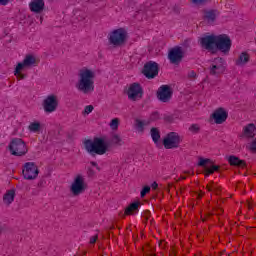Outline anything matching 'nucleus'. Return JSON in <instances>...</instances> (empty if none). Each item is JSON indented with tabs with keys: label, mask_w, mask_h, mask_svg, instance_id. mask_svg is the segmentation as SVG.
I'll return each instance as SVG.
<instances>
[{
	"label": "nucleus",
	"mask_w": 256,
	"mask_h": 256,
	"mask_svg": "<svg viewBox=\"0 0 256 256\" xmlns=\"http://www.w3.org/2000/svg\"><path fill=\"white\" fill-rule=\"evenodd\" d=\"M123 139L118 134H113L111 139L107 138V136L102 137H94L93 140L86 139L83 142L84 148L86 149L89 155L95 157V155H105L107 151H109L111 145H124Z\"/></svg>",
	"instance_id": "obj_1"
},
{
	"label": "nucleus",
	"mask_w": 256,
	"mask_h": 256,
	"mask_svg": "<svg viewBox=\"0 0 256 256\" xmlns=\"http://www.w3.org/2000/svg\"><path fill=\"white\" fill-rule=\"evenodd\" d=\"M79 81L76 84L78 91H81L84 94L91 93L95 91V73L89 69L80 70Z\"/></svg>",
	"instance_id": "obj_2"
},
{
	"label": "nucleus",
	"mask_w": 256,
	"mask_h": 256,
	"mask_svg": "<svg viewBox=\"0 0 256 256\" xmlns=\"http://www.w3.org/2000/svg\"><path fill=\"white\" fill-rule=\"evenodd\" d=\"M8 149L14 157H23V155H27L29 149L27 148V144L21 138H13L10 141Z\"/></svg>",
	"instance_id": "obj_3"
},
{
	"label": "nucleus",
	"mask_w": 256,
	"mask_h": 256,
	"mask_svg": "<svg viewBox=\"0 0 256 256\" xmlns=\"http://www.w3.org/2000/svg\"><path fill=\"white\" fill-rule=\"evenodd\" d=\"M127 41V31L123 28H118L110 33L109 43L114 47H119Z\"/></svg>",
	"instance_id": "obj_4"
},
{
	"label": "nucleus",
	"mask_w": 256,
	"mask_h": 256,
	"mask_svg": "<svg viewBox=\"0 0 256 256\" xmlns=\"http://www.w3.org/2000/svg\"><path fill=\"white\" fill-rule=\"evenodd\" d=\"M231 38L227 34H220L216 36V48L218 51H221L224 54L231 51Z\"/></svg>",
	"instance_id": "obj_5"
},
{
	"label": "nucleus",
	"mask_w": 256,
	"mask_h": 256,
	"mask_svg": "<svg viewBox=\"0 0 256 256\" xmlns=\"http://www.w3.org/2000/svg\"><path fill=\"white\" fill-rule=\"evenodd\" d=\"M162 144L166 149H177L181 145V136L177 132H169Z\"/></svg>",
	"instance_id": "obj_6"
},
{
	"label": "nucleus",
	"mask_w": 256,
	"mask_h": 256,
	"mask_svg": "<svg viewBox=\"0 0 256 256\" xmlns=\"http://www.w3.org/2000/svg\"><path fill=\"white\" fill-rule=\"evenodd\" d=\"M24 179L28 181H32L33 179H37L39 176V168L35 162H26L24 164V169L22 171Z\"/></svg>",
	"instance_id": "obj_7"
},
{
	"label": "nucleus",
	"mask_w": 256,
	"mask_h": 256,
	"mask_svg": "<svg viewBox=\"0 0 256 256\" xmlns=\"http://www.w3.org/2000/svg\"><path fill=\"white\" fill-rule=\"evenodd\" d=\"M86 189L87 184L85 183V178H83L81 175H77L70 187L71 193L74 195V197H77V195L85 193Z\"/></svg>",
	"instance_id": "obj_8"
},
{
	"label": "nucleus",
	"mask_w": 256,
	"mask_h": 256,
	"mask_svg": "<svg viewBox=\"0 0 256 256\" xmlns=\"http://www.w3.org/2000/svg\"><path fill=\"white\" fill-rule=\"evenodd\" d=\"M183 57H185V51L181 46H175L168 52V59L172 65H179L183 61Z\"/></svg>",
	"instance_id": "obj_9"
},
{
	"label": "nucleus",
	"mask_w": 256,
	"mask_h": 256,
	"mask_svg": "<svg viewBox=\"0 0 256 256\" xmlns=\"http://www.w3.org/2000/svg\"><path fill=\"white\" fill-rule=\"evenodd\" d=\"M146 79H155L159 75V64L155 61L147 62L142 70Z\"/></svg>",
	"instance_id": "obj_10"
},
{
	"label": "nucleus",
	"mask_w": 256,
	"mask_h": 256,
	"mask_svg": "<svg viewBox=\"0 0 256 256\" xmlns=\"http://www.w3.org/2000/svg\"><path fill=\"white\" fill-rule=\"evenodd\" d=\"M130 101H137L143 97V87L139 83H132L127 91Z\"/></svg>",
	"instance_id": "obj_11"
},
{
	"label": "nucleus",
	"mask_w": 256,
	"mask_h": 256,
	"mask_svg": "<svg viewBox=\"0 0 256 256\" xmlns=\"http://www.w3.org/2000/svg\"><path fill=\"white\" fill-rule=\"evenodd\" d=\"M43 107L45 113H53L57 111V107H59V100H57V96L49 95L43 102Z\"/></svg>",
	"instance_id": "obj_12"
},
{
	"label": "nucleus",
	"mask_w": 256,
	"mask_h": 256,
	"mask_svg": "<svg viewBox=\"0 0 256 256\" xmlns=\"http://www.w3.org/2000/svg\"><path fill=\"white\" fill-rule=\"evenodd\" d=\"M208 163L213 164V161L209 158H199L198 167H204L205 177H209V175H213L215 171H219V169H221V167L217 165H211L209 167L207 166Z\"/></svg>",
	"instance_id": "obj_13"
},
{
	"label": "nucleus",
	"mask_w": 256,
	"mask_h": 256,
	"mask_svg": "<svg viewBox=\"0 0 256 256\" xmlns=\"http://www.w3.org/2000/svg\"><path fill=\"white\" fill-rule=\"evenodd\" d=\"M157 97L162 103H169L171 97H173V91H171V86L162 85L157 92Z\"/></svg>",
	"instance_id": "obj_14"
},
{
	"label": "nucleus",
	"mask_w": 256,
	"mask_h": 256,
	"mask_svg": "<svg viewBox=\"0 0 256 256\" xmlns=\"http://www.w3.org/2000/svg\"><path fill=\"white\" fill-rule=\"evenodd\" d=\"M217 43V35H208L200 39V44L207 51H214Z\"/></svg>",
	"instance_id": "obj_15"
},
{
	"label": "nucleus",
	"mask_w": 256,
	"mask_h": 256,
	"mask_svg": "<svg viewBox=\"0 0 256 256\" xmlns=\"http://www.w3.org/2000/svg\"><path fill=\"white\" fill-rule=\"evenodd\" d=\"M211 117L212 119H214V123H216V125H222V123H225L227 121L229 113L227 112V110H224V108L220 107L214 111Z\"/></svg>",
	"instance_id": "obj_16"
},
{
	"label": "nucleus",
	"mask_w": 256,
	"mask_h": 256,
	"mask_svg": "<svg viewBox=\"0 0 256 256\" xmlns=\"http://www.w3.org/2000/svg\"><path fill=\"white\" fill-rule=\"evenodd\" d=\"M256 133V126L253 123H249L243 127L240 139H254Z\"/></svg>",
	"instance_id": "obj_17"
},
{
	"label": "nucleus",
	"mask_w": 256,
	"mask_h": 256,
	"mask_svg": "<svg viewBox=\"0 0 256 256\" xmlns=\"http://www.w3.org/2000/svg\"><path fill=\"white\" fill-rule=\"evenodd\" d=\"M217 15H219V11L215 9L202 10V19H204V21H207V23H215Z\"/></svg>",
	"instance_id": "obj_18"
},
{
	"label": "nucleus",
	"mask_w": 256,
	"mask_h": 256,
	"mask_svg": "<svg viewBox=\"0 0 256 256\" xmlns=\"http://www.w3.org/2000/svg\"><path fill=\"white\" fill-rule=\"evenodd\" d=\"M37 59L33 55H26L24 60L17 64L18 71L24 67H36Z\"/></svg>",
	"instance_id": "obj_19"
},
{
	"label": "nucleus",
	"mask_w": 256,
	"mask_h": 256,
	"mask_svg": "<svg viewBox=\"0 0 256 256\" xmlns=\"http://www.w3.org/2000/svg\"><path fill=\"white\" fill-rule=\"evenodd\" d=\"M29 8L32 13H43V11L45 10V1L32 0L29 4Z\"/></svg>",
	"instance_id": "obj_20"
},
{
	"label": "nucleus",
	"mask_w": 256,
	"mask_h": 256,
	"mask_svg": "<svg viewBox=\"0 0 256 256\" xmlns=\"http://www.w3.org/2000/svg\"><path fill=\"white\" fill-rule=\"evenodd\" d=\"M226 161H228L231 167H247V162H245V160H241L239 157L235 155L226 156Z\"/></svg>",
	"instance_id": "obj_21"
},
{
	"label": "nucleus",
	"mask_w": 256,
	"mask_h": 256,
	"mask_svg": "<svg viewBox=\"0 0 256 256\" xmlns=\"http://www.w3.org/2000/svg\"><path fill=\"white\" fill-rule=\"evenodd\" d=\"M225 69V66H217L215 64H211L209 67V73L214 77H219V75H223V73H225Z\"/></svg>",
	"instance_id": "obj_22"
},
{
	"label": "nucleus",
	"mask_w": 256,
	"mask_h": 256,
	"mask_svg": "<svg viewBox=\"0 0 256 256\" xmlns=\"http://www.w3.org/2000/svg\"><path fill=\"white\" fill-rule=\"evenodd\" d=\"M141 206V202L136 201L131 203L126 209H125V215H133L135 211H139V207Z\"/></svg>",
	"instance_id": "obj_23"
},
{
	"label": "nucleus",
	"mask_w": 256,
	"mask_h": 256,
	"mask_svg": "<svg viewBox=\"0 0 256 256\" xmlns=\"http://www.w3.org/2000/svg\"><path fill=\"white\" fill-rule=\"evenodd\" d=\"M249 59H251L249 53L242 52L236 61V65H247V63H249Z\"/></svg>",
	"instance_id": "obj_24"
},
{
	"label": "nucleus",
	"mask_w": 256,
	"mask_h": 256,
	"mask_svg": "<svg viewBox=\"0 0 256 256\" xmlns=\"http://www.w3.org/2000/svg\"><path fill=\"white\" fill-rule=\"evenodd\" d=\"M3 201L4 203H6V205H11L14 201H15V191L9 190L3 197Z\"/></svg>",
	"instance_id": "obj_25"
},
{
	"label": "nucleus",
	"mask_w": 256,
	"mask_h": 256,
	"mask_svg": "<svg viewBox=\"0 0 256 256\" xmlns=\"http://www.w3.org/2000/svg\"><path fill=\"white\" fill-rule=\"evenodd\" d=\"M150 135L154 143H159V140L161 139V132L156 127L151 128Z\"/></svg>",
	"instance_id": "obj_26"
},
{
	"label": "nucleus",
	"mask_w": 256,
	"mask_h": 256,
	"mask_svg": "<svg viewBox=\"0 0 256 256\" xmlns=\"http://www.w3.org/2000/svg\"><path fill=\"white\" fill-rule=\"evenodd\" d=\"M30 133H39L41 131V122H32L28 126Z\"/></svg>",
	"instance_id": "obj_27"
},
{
	"label": "nucleus",
	"mask_w": 256,
	"mask_h": 256,
	"mask_svg": "<svg viewBox=\"0 0 256 256\" xmlns=\"http://www.w3.org/2000/svg\"><path fill=\"white\" fill-rule=\"evenodd\" d=\"M212 65H216V67H225V59L221 57L214 58Z\"/></svg>",
	"instance_id": "obj_28"
},
{
	"label": "nucleus",
	"mask_w": 256,
	"mask_h": 256,
	"mask_svg": "<svg viewBox=\"0 0 256 256\" xmlns=\"http://www.w3.org/2000/svg\"><path fill=\"white\" fill-rule=\"evenodd\" d=\"M23 69L18 70L17 66L14 70V75L17 77V79H27V74L21 73Z\"/></svg>",
	"instance_id": "obj_29"
},
{
	"label": "nucleus",
	"mask_w": 256,
	"mask_h": 256,
	"mask_svg": "<svg viewBox=\"0 0 256 256\" xmlns=\"http://www.w3.org/2000/svg\"><path fill=\"white\" fill-rule=\"evenodd\" d=\"M110 127L112 131H116V129H119V120L118 118H114L110 122Z\"/></svg>",
	"instance_id": "obj_30"
},
{
	"label": "nucleus",
	"mask_w": 256,
	"mask_h": 256,
	"mask_svg": "<svg viewBox=\"0 0 256 256\" xmlns=\"http://www.w3.org/2000/svg\"><path fill=\"white\" fill-rule=\"evenodd\" d=\"M189 131H191V133H199V131H201V127L199 126V124H192L189 127Z\"/></svg>",
	"instance_id": "obj_31"
},
{
	"label": "nucleus",
	"mask_w": 256,
	"mask_h": 256,
	"mask_svg": "<svg viewBox=\"0 0 256 256\" xmlns=\"http://www.w3.org/2000/svg\"><path fill=\"white\" fill-rule=\"evenodd\" d=\"M151 191V186H144L140 192V197L143 199L147 193H150Z\"/></svg>",
	"instance_id": "obj_32"
},
{
	"label": "nucleus",
	"mask_w": 256,
	"mask_h": 256,
	"mask_svg": "<svg viewBox=\"0 0 256 256\" xmlns=\"http://www.w3.org/2000/svg\"><path fill=\"white\" fill-rule=\"evenodd\" d=\"M193 5H207L209 0H191Z\"/></svg>",
	"instance_id": "obj_33"
},
{
	"label": "nucleus",
	"mask_w": 256,
	"mask_h": 256,
	"mask_svg": "<svg viewBox=\"0 0 256 256\" xmlns=\"http://www.w3.org/2000/svg\"><path fill=\"white\" fill-rule=\"evenodd\" d=\"M136 125H137L138 129H140V131H143V129H144V127H145V122H143V121L137 119V120H136Z\"/></svg>",
	"instance_id": "obj_34"
},
{
	"label": "nucleus",
	"mask_w": 256,
	"mask_h": 256,
	"mask_svg": "<svg viewBox=\"0 0 256 256\" xmlns=\"http://www.w3.org/2000/svg\"><path fill=\"white\" fill-rule=\"evenodd\" d=\"M151 215V211L149 210H145L141 216L145 218V223H147V221L149 220V216Z\"/></svg>",
	"instance_id": "obj_35"
},
{
	"label": "nucleus",
	"mask_w": 256,
	"mask_h": 256,
	"mask_svg": "<svg viewBox=\"0 0 256 256\" xmlns=\"http://www.w3.org/2000/svg\"><path fill=\"white\" fill-rule=\"evenodd\" d=\"M93 109V105H88L85 107L84 113H86V115H89V113H93Z\"/></svg>",
	"instance_id": "obj_36"
},
{
	"label": "nucleus",
	"mask_w": 256,
	"mask_h": 256,
	"mask_svg": "<svg viewBox=\"0 0 256 256\" xmlns=\"http://www.w3.org/2000/svg\"><path fill=\"white\" fill-rule=\"evenodd\" d=\"M173 120H174L173 116H169V115L164 116V121L166 123H173Z\"/></svg>",
	"instance_id": "obj_37"
},
{
	"label": "nucleus",
	"mask_w": 256,
	"mask_h": 256,
	"mask_svg": "<svg viewBox=\"0 0 256 256\" xmlns=\"http://www.w3.org/2000/svg\"><path fill=\"white\" fill-rule=\"evenodd\" d=\"M250 151H253L256 153V138L252 141L250 145Z\"/></svg>",
	"instance_id": "obj_38"
},
{
	"label": "nucleus",
	"mask_w": 256,
	"mask_h": 256,
	"mask_svg": "<svg viewBox=\"0 0 256 256\" xmlns=\"http://www.w3.org/2000/svg\"><path fill=\"white\" fill-rule=\"evenodd\" d=\"M98 238H99V236L97 234L90 237V244L93 245V244L97 243Z\"/></svg>",
	"instance_id": "obj_39"
},
{
	"label": "nucleus",
	"mask_w": 256,
	"mask_h": 256,
	"mask_svg": "<svg viewBox=\"0 0 256 256\" xmlns=\"http://www.w3.org/2000/svg\"><path fill=\"white\" fill-rule=\"evenodd\" d=\"M167 3V0H156L154 5H157V7H161V5H165Z\"/></svg>",
	"instance_id": "obj_40"
},
{
	"label": "nucleus",
	"mask_w": 256,
	"mask_h": 256,
	"mask_svg": "<svg viewBox=\"0 0 256 256\" xmlns=\"http://www.w3.org/2000/svg\"><path fill=\"white\" fill-rule=\"evenodd\" d=\"M157 119H159V112L152 113L151 120L152 121H157Z\"/></svg>",
	"instance_id": "obj_41"
},
{
	"label": "nucleus",
	"mask_w": 256,
	"mask_h": 256,
	"mask_svg": "<svg viewBox=\"0 0 256 256\" xmlns=\"http://www.w3.org/2000/svg\"><path fill=\"white\" fill-rule=\"evenodd\" d=\"M188 77L189 79H195V77H197V73H195V71L192 70L188 73Z\"/></svg>",
	"instance_id": "obj_42"
},
{
	"label": "nucleus",
	"mask_w": 256,
	"mask_h": 256,
	"mask_svg": "<svg viewBox=\"0 0 256 256\" xmlns=\"http://www.w3.org/2000/svg\"><path fill=\"white\" fill-rule=\"evenodd\" d=\"M87 175L88 177H93V175H95V170H93V168H88Z\"/></svg>",
	"instance_id": "obj_43"
},
{
	"label": "nucleus",
	"mask_w": 256,
	"mask_h": 256,
	"mask_svg": "<svg viewBox=\"0 0 256 256\" xmlns=\"http://www.w3.org/2000/svg\"><path fill=\"white\" fill-rule=\"evenodd\" d=\"M190 43H191V40H185V41L182 43V47H184V49H188Z\"/></svg>",
	"instance_id": "obj_44"
},
{
	"label": "nucleus",
	"mask_w": 256,
	"mask_h": 256,
	"mask_svg": "<svg viewBox=\"0 0 256 256\" xmlns=\"http://www.w3.org/2000/svg\"><path fill=\"white\" fill-rule=\"evenodd\" d=\"M11 0H0V5L5 6L8 5Z\"/></svg>",
	"instance_id": "obj_45"
},
{
	"label": "nucleus",
	"mask_w": 256,
	"mask_h": 256,
	"mask_svg": "<svg viewBox=\"0 0 256 256\" xmlns=\"http://www.w3.org/2000/svg\"><path fill=\"white\" fill-rule=\"evenodd\" d=\"M90 164H91V166L92 167H96V169L99 171L100 170V168H99V166H97V162H90Z\"/></svg>",
	"instance_id": "obj_46"
},
{
	"label": "nucleus",
	"mask_w": 256,
	"mask_h": 256,
	"mask_svg": "<svg viewBox=\"0 0 256 256\" xmlns=\"http://www.w3.org/2000/svg\"><path fill=\"white\" fill-rule=\"evenodd\" d=\"M214 183H215V182L211 181V182H210V185H207L208 191H213V189H211V187H213V184H214Z\"/></svg>",
	"instance_id": "obj_47"
},
{
	"label": "nucleus",
	"mask_w": 256,
	"mask_h": 256,
	"mask_svg": "<svg viewBox=\"0 0 256 256\" xmlns=\"http://www.w3.org/2000/svg\"><path fill=\"white\" fill-rule=\"evenodd\" d=\"M151 187L152 189H157V187H159V184H157V182H153Z\"/></svg>",
	"instance_id": "obj_48"
},
{
	"label": "nucleus",
	"mask_w": 256,
	"mask_h": 256,
	"mask_svg": "<svg viewBox=\"0 0 256 256\" xmlns=\"http://www.w3.org/2000/svg\"><path fill=\"white\" fill-rule=\"evenodd\" d=\"M146 247H148V251H151V252L155 251L153 247H151V244L149 243L146 244Z\"/></svg>",
	"instance_id": "obj_49"
},
{
	"label": "nucleus",
	"mask_w": 256,
	"mask_h": 256,
	"mask_svg": "<svg viewBox=\"0 0 256 256\" xmlns=\"http://www.w3.org/2000/svg\"><path fill=\"white\" fill-rule=\"evenodd\" d=\"M153 4H146V11H149V7H152Z\"/></svg>",
	"instance_id": "obj_50"
},
{
	"label": "nucleus",
	"mask_w": 256,
	"mask_h": 256,
	"mask_svg": "<svg viewBox=\"0 0 256 256\" xmlns=\"http://www.w3.org/2000/svg\"><path fill=\"white\" fill-rule=\"evenodd\" d=\"M5 229V227H3L2 225H0V235L3 233V230Z\"/></svg>",
	"instance_id": "obj_51"
},
{
	"label": "nucleus",
	"mask_w": 256,
	"mask_h": 256,
	"mask_svg": "<svg viewBox=\"0 0 256 256\" xmlns=\"http://www.w3.org/2000/svg\"><path fill=\"white\" fill-rule=\"evenodd\" d=\"M172 253L173 255H177V251H175V248L172 247Z\"/></svg>",
	"instance_id": "obj_52"
},
{
	"label": "nucleus",
	"mask_w": 256,
	"mask_h": 256,
	"mask_svg": "<svg viewBox=\"0 0 256 256\" xmlns=\"http://www.w3.org/2000/svg\"><path fill=\"white\" fill-rule=\"evenodd\" d=\"M213 214H211V213H207L206 214V217H211Z\"/></svg>",
	"instance_id": "obj_53"
},
{
	"label": "nucleus",
	"mask_w": 256,
	"mask_h": 256,
	"mask_svg": "<svg viewBox=\"0 0 256 256\" xmlns=\"http://www.w3.org/2000/svg\"><path fill=\"white\" fill-rule=\"evenodd\" d=\"M214 191L217 194V192L219 191V188H214Z\"/></svg>",
	"instance_id": "obj_54"
},
{
	"label": "nucleus",
	"mask_w": 256,
	"mask_h": 256,
	"mask_svg": "<svg viewBox=\"0 0 256 256\" xmlns=\"http://www.w3.org/2000/svg\"><path fill=\"white\" fill-rule=\"evenodd\" d=\"M148 256H155V253L147 254Z\"/></svg>",
	"instance_id": "obj_55"
},
{
	"label": "nucleus",
	"mask_w": 256,
	"mask_h": 256,
	"mask_svg": "<svg viewBox=\"0 0 256 256\" xmlns=\"http://www.w3.org/2000/svg\"><path fill=\"white\" fill-rule=\"evenodd\" d=\"M181 179H187V177H185V176H182V177H181Z\"/></svg>",
	"instance_id": "obj_56"
},
{
	"label": "nucleus",
	"mask_w": 256,
	"mask_h": 256,
	"mask_svg": "<svg viewBox=\"0 0 256 256\" xmlns=\"http://www.w3.org/2000/svg\"><path fill=\"white\" fill-rule=\"evenodd\" d=\"M201 197H202L201 194H199V195H198V198L201 199Z\"/></svg>",
	"instance_id": "obj_57"
},
{
	"label": "nucleus",
	"mask_w": 256,
	"mask_h": 256,
	"mask_svg": "<svg viewBox=\"0 0 256 256\" xmlns=\"http://www.w3.org/2000/svg\"><path fill=\"white\" fill-rule=\"evenodd\" d=\"M220 213H223V210L222 209H219Z\"/></svg>",
	"instance_id": "obj_58"
},
{
	"label": "nucleus",
	"mask_w": 256,
	"mask_h": 256,
	"mask_svg": "<svg viewBox=\"0 0 256 256\" xmlns=\"http://www.w3.org/2000/svg\"><path fill=\"white\" fill-rule=\"evenodd\" d=\"M162 243H163V242H160V244H159V245H162Z\"/></svg>",
	"instance_id": "obj_59"
},
{
	"label": "nucleus",
	"mask_w": 256,
	"mask_h": 256,
	"mask_svg": "<svg viewBox=\"0 0 256 256\" xmlns=\"http://www.w3.org/2000/svg\"><path fill=\"white\" fill-rule=\"evenodd\" d=\"M202 221H205V219H202Z\"/></svg>",
	"instance_id": "obj_60"
}]
</instances>
